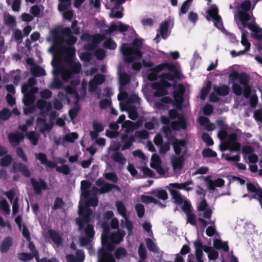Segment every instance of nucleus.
Segmentation results:
<instances>
[{
    "mask_svg": "<svg viewBox=\"0 0 262 262\" xmlns=\"http://www.w3.org/2000/svg\"><path fill=\"white\" fill-rule=\"evenodd\" d=\"M90 186V182L87 181L81 182V196L85 199V204L83 205L81 201L80 202L78 212L80 215L83 216V218L77 219L76 222L79 230L85 227V234L86 236L80 239V243L82 246H86L92 242L95 234L93 227L89 224L90 216L92 214V211L89 207H96L97 205L98 199L96 195L98 193L99 189L94 186L92 189L88 190Z\"/></svg>",
    "mask_w": 262,
    "mask_h": 262,
    "instance_id": "nucleus-1",
    "label": "nucleus"
},
{
    "mask_svg": "<svg viewBox=\"0 0 262 262\" xmlns=\"http://www.w3.org/2000/svg\"><path fill=\"white\" fill-rule=\"evenodd\" d=\"M77 41L76 37L70 35L66 40L69 46L63 47L62 45V39L56 40L52 47L49 49V52L54 56L65 57L67 63L56 71L54 70L55 74H60L63 80L67 81L79 74L81 71V65L78 61H73V56L75 54V50L71 45L74 44Z\"/></svg>",
    "mask_w": 262,
    "mask_h": 262,
    "instance_id": "nucleus-2",
    "label": "nucleus"
},
{
    "mask_svg": "<svg viewBox=\"0 0 262 262\" xmlns=\"http://www.w3.org/2000/svg\"><path fill=\"white\" fill-rule=\"evenodd\" d=\"M168 70L170 73H165L159 76L160 81L152 83L151 87L156 91L154 95L156 96H162L167 94L166 88L170 87L171 84L169 81H173L175 78H178L181 76L180 70L172 63L167 62H163L154 67L148 74L147 78L150 81L157 79L158 74L162 71Z\"/></svg>",
    "mask_w": 262,
    "mask_h": 262,
    "instance_id": "nucleus-3",
    "label": "nucleus"
},
{
    "mask_svg": "<svg viewBox=\"0 0 262 262\" xmlns=\"http://www.w3.org/2000/svg\"><path fill=\"white\" fill-rule=\"evenodd\" d=\"M251 8V3L249 1H245L241 5V10L234 15V18L238 27L244 28L247 27L253 32L252 37L258 40H262V29L254 22V18L247 13Z\"/></svg>",
    "mask_w": 262,
    "mask_h": 262,
    "instance_id": "nucleus-4",
    "label": "nucleus"
},
{
    "mask_svg": "<svg viewBox=\"0 0 262 262\" xmlns=\"http://www.w3.org/2000/svg\"><path fill=\"white\" fill-rule=\"evenodd\" d=\"M36 83V79L33 77L29 79L27 83L21 86V92L24 94L23 101L27 108H24V112L26 115L33 112V108L30 106L34 103L36 97L34 94L38 91V88L34 86Z\"/></svg>",
    "mask_w": 262,
    "mask_h": 262,
    "instance_id": "nucleus-5",
    "label": "nucleus"
},
{
    "mask_svg": "<svg viewBox=\"0 0 262 262\" xmlns=\"http://www.w3.org/2000/svg\"><path fill=\"white\" fill-rule=\"evenodd\" d=\"M142 46V40L135 39L132 46L128 44H123L120 48V51L124 56V60L127 62H132L140 59L142 56L140 51Z\"/></svg>",
    "mask_w": 262,
    "mask_h": 262,
    "instance_id": "nucleus-6",
    "label": "nucleus"
},
{
    "mask_svg": "<svg viewBox=\"0 0 262 262\" xmlns=\"http://www.w3.org/2000/svg\"><path fill=\"white\" fill-rule=\"evenodd\" d=\"M102 247L98 252V262H116L110 252L113 250V246L108 242V231L104 229L101 235Z\"/></svg>",
    "mask_w": 262,
    "mask_h": 262,
    "instance_id": "nucleus-7",
    "label": "nucleus"
},
{
    "mask_svg": "<svg viewBox=\"0 0 262 262\" xmlns=\"http://www.w3.org/2000/svg\"><path fill=\"white\" fill-rule=\"evenodd\" d=\"M217 136L222 141L220 145L222 151L227 149L233 151L239 150L241 145L237 142V136L235 133L228 135L226 131L222 130L218 133Z\"/></svg>",
    "mask_w": 262,
    "mask_h": 262,
    "instance_id": "nucleus-8",
    "label": "nucleus"
},
{
    "mask_svg": "<svg viewBox=\"0 0 262 262\" xmlns=\"http://www.w3.org/2000/svg\"><path fill=\"white\" fill-rule=\"evenodd\" d=\"M192 184H193V182L191 180L182 183H170L168 186L166 187V188L170 192L174 202L178 204H181L184 202L183 198L178 191L176 190L173 188L183 189L185 191H189L192 190L193 188L188 186Z\"/></svg>",
    "mask_w": 262,
    "mask_h": 262,
    "instance_id": "nucleus-9",
    "label": "nucleus"
},
{
    "mask_svg": "<svg viewBox=\"0 0 262 262\" xmlns=\"http://www.w3.org/2000/svg\"><path fill=\"white\" fill-rule=\"evenodd\" d=\"M199 216L198 221L200 223L201 226L204 228L208 225L207 222L203 219V217L209 219L211 217L212 211L208 207V204L206 200H203L198 206L197 208Z\"/></svg>",
    "mask_w": 262,
    "mask_h": 262,
    "instance_id": "nucleus-10",
    "label": "nucleus"
},
{
    "mask_svg": "<svg viewBox=\"0 0 262 262\" xmlns=\"http://www.w3.org/2000/svg\"><path fill=\"white\" fill-rule=\"evenodd\" d=\"M139 104V98L137 95L134 94L130 96L124 104V110L127 111L129 118L133 120H136L138 116L136 111L137 105Z\"/></svg>",
    "mask_w": 262,
    "mask_h": 262,
    "instance_id": "nucleus-11",
    "label": "nucleus"
},
{
    "mask_svg": "<svg viewBox=\"0 0 262 262\" xmlns=\"http://www.w3.org/2000/svg\"><path fill=\"white\" fill-rule=\"evenodd\" d=\"M64 93L65 94L62 92H59L58 94V97L61 101H63L66 99L68 103H70L72 100L75 102L78 101V94L74 86H68L65 89Z\"/></svg>",
    "mask_w": 262,
    "mask_h": 262,
    "instance_id": "nucleus-12",
    "label": "nucleus"
},
{
    "mask_svg": "<svg viewBox=\"0 0 262 262\" xmlns=\"http://www.w3.org/2000/svg\"><path fill=\"white\" fill-rule=\"evenodd\" d=\"M150 166L155 169L161 176L164 177L169 176L168 168L161 166V160L157 154H154L151 158Z\"/></svg>",
    "mask_w": 262,
    "mask_h": 262,
    "instance_id": "nucleus-13",
    "label": "nucleus"
},
{
    "mask_svg": "<svg viewBox=\"0 0 262 262\" xmlns=\"http://www.w3.org/2000/svg\"><path fill=\"white\" fill-rule=\"evenodd\" d=\"M143 120V118H140L136 122H133L130 121H126L124 122L122 124V128H124V130L125 132L126 133V134L122 136V141H126L128 138L127 134L131 132H133L135 129L138 128L140 126H141Z\"/></svg>",
    "mask_w": 262,
    "mask_h": 262,
    "instance_id": "nucleus-14",
    "label": "nucleus"
},
{
    "mask_svg": "<svg viewBox=\"0 0 262 262\" xmlns=\"http://www.w3.org/2000/svg\"><path fill=\"white\" fill-rule=\"evenodd\" d=\"M239 28L242 31L241 43L243 46L245 47V48L244 50L240 51L238 52L234 50L231 51L230 52V54L233 57L244 55L247 52L249 51L251 46L250 43L247 39V32L243 30L241 27H239Z\"/></svg>",
    "mask_w": 262,
    "mask_h": 262,
    "instance_id": "nucleus-15",
    "label": "nucleus"
},
{
    "mask_svg": "<svg viewBox=\"0 0 262 262\" xmlns=\"http://www.w3.org/2000/svg\"><path fill=\"white\" fill-rule=\"evenodd\" d=\"M207 13L209 16L213 20L214 26L224 32L225 30L223 26L221 17L217 14V8L215 6H212L208 10Z\"/></svg>",
    "mask_w": 262,
    "mask_h": 262,
    "instance_id": "nucleus-16",
    "label": "nucleus"
},
{
    "mask_svg": "<svg viewBox=\"0 0 262 262\" xmlns=\"http://www.w3.org/2000/svg\"><path fill=\"white\" fill-rule=\"evenodd\" d=\"M239 83L243 85L244 87V96L245 98H249L251 94V89L248 84L249 82V77L246 74L242 73L239 75L238 77Z\"/></svg>",
    "mask_w": 262,
    "mask_h": 262,
    "instance_id": "nucleus-17",
    "label": "nucleus"
},
{
    "mask_svg": "<svg viewBox=\"0 0 262 262\" xmlns=\"http://www.w3.org/2000/svg\"><path fill=\"white\" fill-rule=\"evenodd\" d=\"M96 184L100 187L99 189L98 193H104L109 192L112 189L119 190V187L117 185L113 184H110L105 182L103 180L99 179L96 182Z\"/></svg>",
    "mask_w": 262,
    "mask_h": 262,
    "instance_id": "nucleus-18",
    "label": "nucleus"
},
{
    "mask_svg": "<svg viewBox=\"0 0 262 262\" xmlns=\"http://www.w3.org/2000/svg\"><path fill=\"white\" fill-rule=\"evenodd\" d=\"M171 163L173 172L179 173L183 168L184 157L183 156L172 155L171 157Z\"/></svg>",
    "mask_w": 262,
    "mask_h": 262,
    "instance_id": "nucleus-19",
    "label": "nucleus"
},
{
    "mask_svg": "<svg viewBox=\"0 0 262 262\" xmlns=\"http://www.w3.org/2000/svg\"><path fill=\"white\" fill-rule=\"evenodd\" d=\"M105 81V77L102 74H97L89 81V91L91 92H94L97 89L98 86L102 84Z\"/></svg>",
    "mask_w": 262,
    "mask_h": 262,
    "instance_id": "nucleus-20",
    "label": "nucleus"
},
{
    "mask_svg": "<svg viewBox=\"0 0 262 262\" xmlns=\"http://www.w3.org/2000/svg\"><path fill=\"white\" fill-rule=\"evenodd\" d=\"M211 176H209L205 178L204 181L207 184L208 188L213 191L215 187H221L224 185L225 181L222 178H218L214 181L211 179Z\"/></svg>",
    "mask_w": 262,
    "mask_h": 262,
    "instance_id": "nucleus-21",
    "label": "nucleus"
},
{
    "mask_svg": "<svg viewBox=\"0 0 262 262\" xmlns=\"http://www.w3.org/2000/svg\"><path fill=\"white\" fill-rule=\"evenodd\" d=\"M247 186L249 191L254 194L252 197L258 200L262 208V189L258 185L251 183L247 184Z\"/></svg>",
    "mask_w": 262,
    "mask_h": 262,
    "instance_id": "nucleus-22",
    "label": "nucleus"
},
{
    "mask_svg": "<svg viewBox=\"0 0 262 262\" xmlns=\"http://www.w3.org/2000/svg\"><path fill=\"white\" fill-rule=\"evenodd\" d=\"M111 159L116 163L119 168L121 169L125 165L127 160L124 155L120 152H114L111 155Z\"/></svg>",
    "mask_w": 262,
    "mask_h": 262,
    "instance_id": "nucleus-23",
    "label": "nucleus"
},
{
    "mask_svg": "<svg viewBox=\"0 0 262 262\" xmlns=\"http://www.w3.org/2000/svg\"><path fill=\"white\" fill-rule=\"evenodd\" d=\"M36 105L40 111V114L42 116L46 115L52 108V104L51 102H47L43 99H39L36 102Z\"/></svg>",
    "mask_w": 262,
    "mask_h": 262,
    "instance_id": "nucleus-24",
    "label": "nucleus"
},
{
    "mask_svg": "<svg viewBox=\"0 0 262 262\" xmlns=\"http://www.w3.org/2000/svg\"><path fill=\"white\" fill-rule=\"evenodd\" d=\"M195 250V256L198 262H204L203 250L207 246H203L200 240H196L194 242Z\"/></svg>",
    "mask_w": 262,
    "mask_h": 262,
    "instance_id": "nucleus-25",
    "label": "nucleus"
},
{
    "mask_svg": "<svg viewBox=\"0 0 262 262\" xmlns=\"http://www.w3.org/2000/svg\"><path fill=\"white\" fill-rule=\"evenodd\" d=\"M129 28L130 27L128 25L119 22L117 24L112 25L108 30L106 31V33L110 34L115 31H118L120 32L123 33L128 30Z\"/></svg>",
    "mask_w": 262,
    "mask_h": 262,
    "instance_id": "nucleus-26",
    "label": "nucleus"
},
{
    "mask_svg": "<svg viewBox=\"0 0 262 262\" xmlns=\"http://www.w3.org/2000/svg\"><path fill=\"white\" fill-rule=\"evenodd\" d=\"M37 124L39 128V130L42 133L49 132L53 127L52 123H47L43 118H38L37 119Z\"/></svg>",
    "mask_w": 262,
    "mask_h": 262,
    "instance_id": "nucleus-27",
    "label": "nucleus"
},
{
    "mask_svg": "<svg viewBox=\"0 0 262 262\" xmlns=\"http://www.w3.org/2000/svg\"><path fill=\"white\" fill-rule=\"evenodd\" d=\"M125 235V233L123 230H118L111 233L110 239L113 243L119 244L123 241Z\"/></svg>",
    "mask_w": 262,
    "mask_h": 262,
    "instance_id": "nucleus-28",
    "label": "nucleus"
},
{
    "mask_svg": "<svg viewBox=\"0 0 262 262\" xmlns=\"http://www.w3.org/2000/svg\"><path fill=\"white\" fill-rule=\"evenodd\" d=\"M172 145L176 154L179 156L185 147L186 142L184 140L174 139Z\"/></svg>",
    "mask_w": 262,
    "mask_h": 262,
    "instance_id": "nucleus-29",
    "label": "nucleus"
},
{
    "mask_svg": "<svg viewBox=\"0 0 262 262\" xmlns=\"http://www.w3.org/2000/svg\"><path fill=\"white\" fill-rule=\"evenodd\" d=\"M31 182L35 192L38 194L40 193L42 189H46V185L42 180L37 181L32 178Z\"/></svg>",
    "mask_w": 262,
    "mask_h": 262,
    "instance_id": "nucleus-30",
    "label": "nucleus"
},
{
    "mask_svg": "<svg viewBox=\"0 0 262 262\" xmlns=\"http://www.w3.org/2000/svg\"><path fill=\"white\" fill-rule=\"evenodd\" d=\"M24 135L23 133H11L9 135L10 142L13 146L18 145L23 140Z\"/></svg>",
    "mask_w": 262,
    "mask_h": 262,
    "instance_id": "nucleus-31",
    "label": "nucleus"
},
{
    "mask_svg": "<svg viewBox=\"0 0 262 262\" xmlns=\"http://www.w3.org/2000/svg\"><path fill=\"white\" fill-rule=\"evenodd\" d=\"M148 193L162 200H166L168 199L167 192L163 189H156L148 192Z\"/></svg>",
    "mask_w": 262,
    "mask_h": 262,
    "instance_id": "nucleus-32",
    "label": "nucleus"
},
{
    "mask_svg": "<svg viewBox=\"0 0 262 262\" xmlns=\"http://www.w3.org/2000/svg\"><path fill=\"white\" fill-rule=\"evenodd\" d=\"M13 169L15 171H19L26 177H29L30 172L26 165L19 163L13 164Z\"/></svg>",
    "mask_w": 262,
    "mask_h": 262,
    "instance_id": "nucleus-33",
    "label": "nucleus"
},
{
    "mask_svg": "<svg viewBox=\"0 0 262 262\" xmlns=\"http://www.w3.org/2000/svg\"><path fill=\"white\" fill-rule=\"evenodd\" d=\"M48 233L50 238L57 247L61 245L62 238L61 235L59 233L53 230H49Z\"/></svg>",
    "mask_w": 262,
    "mask_h": 262,
    "instance_id": "nucleus-34",
    "label": "nucleus"
},
{
    "mask_svg": "<svg viewBox=\"0 0 262 262\" xmlns=\"http://www.w3.org/2000/svg\"><path fill=\"white\" fill-rule=\"evenodd\" d=\"M78 138L77 133L73 132L65 135L61 140V144L64 145L67 142L73 143Z\"/></svg>",
    "mask_w": 262,
    "mask_h": 262,
    "instance_id": "nucleus-35",
    "label": "nucleus"
},
{
    "mask_svg": "<svg viewBox=\"0 0 262 262\" xmlns=\"http://www.w3.org/2000/svg\"><path fill=\"white\" fill-rule=\"evenodd\" d=\"M172 100L168 97H163L160 102L155 103V106L159 109H167L168 104L171 103Z\"/></svg>",
    "mask_w": 262,
    "mask_h": 262,
    "instance_id": "nucleus-36",
    "label": "nucleus"
},
{
    "mask_svg": "<svg viewBox=\"0 0 262 262\" xmlns=\"http://www.w3.org/2000/svg\"><path fill=\"white\" fill-rule=\"evenodd\" d=\"M178 121H173L171 123L172 128L174 130L184 129L186 128V123L183 117H179Z\"/></svg>",
    "mask_w": 262,
    "mask_h": 262,
    "instance_id": "nucleus-37",
    "label": "nucleus"
},
{
    "mask_svg": "<svg viewBox=\"0 0 262 262\" xmlns=\"http://www.w3.org/2000/svg\"><path fill=\"white\" fill-rule=\"evenodd\" d=\"M12 239L8 236L5 238L1 245L0 249L2 252H7L12 245Z\"/></svg>",
    "mask_w": 262,
    "mask_h": 262,
    "instance_id": "nucleus-38",
    "label": "nucleus"
},
{
    "mask_svg": "<svg viewBox=\"0 0 262 262\" xmlns=\"http://www.w3.org/2000/svg\"><path fill=\"white\" fill-rule=\"evenodd\" d=\"M117 211L118 213L121 215L123 219L127 216L126 215V208L124 203L120 201H118L115 203Z\"/></svg>",
    "mask_w": 262,
    "mask_h": 262,
    "instance_id": "nucleus-39",
    "label": "nucleus"
},
{
    "mask_svg": "<svg viewBox=\"0 0 262 262\" xmlns=\"http://www.w3.org/2000/svg\"><path fill=\"white\" fill-rule=\"evenodd\" d=\"M204 251L208 254V256L210 260H215L219 256L217 251L211 247H205Z\"/></svg>",
    "mask_w": 262,
    "mask_h": 262,
    "instance_id": "nucleus-40",
    "label": "nucleus"
},
{
    "mask_svg": "<svg viewBox=\"0 0 262 262\" xmlns=\"http://www.w3.org/2000/svg\"><path fill=\"white\" fill-rule=\"evenodd\" d=\"M213 246L217 249H221L224 251H228L229 250L227 243L223 242L220 239H214Z\"/></svg>",
    "mask_w": 262,
    "mask_h": 262,
    "instance_id": "nucleus-41",
    "label": "nucleus"
},
{
    "mask_svg": "<svg viewBox=\"0 0 262 262\" xmlns=\"http://www.w3.org/2000/svg\"><path fill=\"white\" fill-rule=\"evenodd\" d=\"M213 89L215 93L221 96L227 95L229 92V87L225 85L221 86L215 85L213 87Z\"/></svg>",
    "mask_w": 262,
    "mask_h": 262,
    "instance_id": "nucleus-42",
    "label": "nucleus"
},
{
    "mask_svg": "<svg viewBox=\"0 0 262 262\" xmlns=\"http://www.w3.org/2000/svg\"><path fill=\"white\" fill-rule=\"evenodd\" d=\"M0 210L3 211L5 215H9L10 213L9 205L6 199L0 198Z\"/></svg>",
    "mask_w": 262,
    "mask_h": 262,
    "instance_id": "nucleus-43",
    "label": "nucleus"
},
{
    "mask_svg": "<svg viewBox=\"0 0 262 262\" xmlns=\"http://www.w3.org/2000/svg\"><path fill=\"white\" fill-rule=\"evenodd\" d=\"M26 136L32 145H36L37 144L39 138L38 134L34 132H31L27 133Z\"/></svg>",
    "mask_w": 262,
    "mask_h": 262,
    "instance_id": "nucleus-44",
    "label": "nucleus"
},
{
    "mask_svg": "<svg viewBox=\"0 0 262 262\" xmlns=\"http://www.w3.org/2000/svg\"><path fill=\"white\" fill-rule=\"evenodd\" d=\"M127 255L126 250L122 247H119L115 252V255L117 259H122L125 257Z\"/></svg>",
    "mask_w": 262,
    "mask_h": 262,
    "instance_id": "nucleus-45",
    "label": "nucleus"
},
{
    "mask_svg": "<svg viewBox=\"0 0 262 262\" xmlns=\"http://www.w3.org/2000/svg\"><path fill=\"white\" fill-rule=\"evenodd\" d=\"M32 74L35 76H40L46 75L45 71L41 67L33 66L31 69Z\"/></svg>",
    "mask_w": 262,
    "mask_h": 262,
    "instance_id": "nucleus-46",
    "label": "nucleus"
},
{
    "mask_svg": "<svg viewBox=\"0 0 262 262\" xmlns=\"http://www.w3.org/2000/svg\"><path fill=\"white\" fill-rule=\"evenodd\" d=\"M4 21L6 24L10 27H14L15 25V18L8 13L5 14Z\"/></svg>",
    "mask_w": 262,
    "mask_h": 262,
    "instance_id": "nucleus-47",
    "label": "nucleus"
},
{
    "mask_svg": "<svg viewBox=\"0 0 262 262\" xmlns=\"http://www.w3.org/2000/svg\"><path fill=\"white\" fill-rule=\"evenodd\" d=\"M214 222L215 221H213L207 223L210 224V226L208 227L206 231V233L208 236H212L216 233Z\"/></svg>",
    "mask_w": 262,
    "mask_h": 262,
    "instance_id": "nucleus-48",
    "label": "nucleus"
},
{
    "mask_svg": "<svg viewBox=\"0 0 262 262\" xmlns=\"http://www.w3.org/2000/svg\"><path fill=\"white\" fill-rule=\"evenodd\" d=\"M160 32L161 36L163 38H166L168 34V22L165 21L162 23L160 27Z\"/></svg>",
    "mask_w": 262,
    "mask_h": 262,
    "instance_id": "nucleus-49",
    "label": "nucleus"
},
{
    "mask_svg": "<svg viewBox=\"0 0 262 262\" xmlns=\"http://www.w3.org/2000/svg\"><path fill=\"white\" fill-rule=\"evenodd\" d=\"M59 4L58 5V10L59 11L66 10L71 6V0H59Z\"/></svg>",
    "mask_w": 262,
    "mask_h": 262,
    "instance_id": "nucleus-50",
    "label": "nucleus"
},
{
    "mask_svg": "<svg viewBox=\"0 0 262 262\" xmlns=\"http://www.w3.org/2000/svg\"><path fill=\"white\" fill-rule=\"evenodd\" d=\"M141 201L145 204L154 203L158 204V201L154 197L149 195H142L141 196Z\"/></svg>",
    "mask_w": 262,
    "mask_h": 262,
    "instance_id": "nucleus-51",
    "label": "nucleus"
},
{
    "mask_svg": "<svg viewBox=\"0 0 262 262\" xmlns=\"http://www.w3.org/2000/svg\"><path fill=\"white\" fill-rule=\"evenodd\" d=\"M158 122L157 119L153 117L152 118L150 121L146 122L145 123L144 126L145 127L148 129L151 130L154 129L156 126H158Z\"/></svg>",
    "mask_w": 262,
    "mask_h": 262,
    "instance_id": "nucleus-52",
    "label": "nucleus"
},
{
    "mask_svg": "<svg viewBox=\"0 0 262 262\" xmlns=\"http://www.w3.org/2000/svg\"><path fill=\"white\" fill-rule=\"evenodd\" d=\"M9 5H11L12 9L14 11H19L20 6V0H7Z\"/></svg>",
    "mask_w": 262,
    "mask_h": 262,
    "instance_id": "nucleus-53",
    "label": "nucleus"
},
{
    "mask_svg": "<svg viewBox=\"0 0 262 262\" xmlns=\"http://www.w3.org/2000/svg\"><path fill=\"white\" fill-rule=\"evenodd\" d=\"M146 244L148 249L156 253H159V249L156 245L149 238L146 239Z\"/></svg>",
    "mask_w": 262,
    "mask_h": 262,
    "instance_id": "nucleus-54",
    "label": "nucleus"
},
{
    "mask_svg": "<svg viewBox=\"0 0 262 262\" xmlns=\"http://www.w3.org/2000/svg\"><path fill=\"white\" fill-rule=\"evenodd\" d=\"M12 161V157L10 155H6L0 159V165L2 166H8Z\"/></svg>",
    "mask_w": 262,
    "mask_h": 262,
    "instance_id": "nucleus-55",
    "label": "nucleus"
},
{
    "mask_svg": "<svg viewBox=\"0 0 262 262\" xmlns=\"http://www.w3.org/2000/svg\"><path fill=\"white\" fill-rule=\"evenodd\" d=\"M244 159L246 162L255 164L258 161V157L255 154L244 156Z\"/></svg>",
    "mask_w": 262,
    "mask_h": 262,
    "instance_id": "nucleus-56",
    "label": "nucleus"
},
{
    "mask_svg": "<svg viewBox=\"0 0 262 262\" xmlns=\"http://www.w3.org/2000/svg\"><path fill=\"white\" fill-rule=\"evenodd\" d=\"M232 90L233 93L236 95L240 96L244 94V88L238 83H233L232 85Z\"/></svg>",
    "mask_w": 262,
    "mask_h": 262,
    "instance_id": "nucleus-57",
    "label": "nucleus"
},
{
    "mask_svg": "<svg viewBox=\"0 0 262 262\" xmlns=\"http://www.w3.org/2000/svg\"><path fill=\"white\" fill-rule=\"evenodd\" d=\"M104 176L107 180H109L114 183H117L118 179L116 173L114 172H107L104 173Z\"/></svg>",
    "mask_w": 262,
    "mask_h": 262,
    "instance_id": "nucleus-58",
    "label": "nucleus"
},
{
    "mask_svg": "<svg viewBox=\"0 0 262 262\" xmlns=\"http://www.w3.org/2000/svg\"><path fill=\"white\" fill-rule=\"evenodd\" d=\"M56 170L57 171L62 173L64 175H68L70 173V168L67 165H57Z\"/></svg>",
    "mask_w": 262,
    "mask_h": 262,
    "instance_id": "nucleus-59",
    "label": "nucleus"
},
{
    "mask_svg": "<svg viewBox=\"0 0 262 262\" xmlns=\"http://www.w3.org/2000/svg\"><path fill=\"white\" fill-rule=\"evenodd\" d=\"M121 147L120 143L117 141H113L111 142L110 147L108 148V150H112L115 152L118 151Z\"/></svg>",
    "mask_w": 262,
    "mask_h": 262,
    "instance_id": "nucleus-60",
    "label": "nucleus"
},
{
    "mask_svg": "<svg viewBox=\"0 0 262 262\" xmlns=\"http://www.w3.org/2000/svg\"><path fill=\"white\" fill-rule=\"evenodd\" d=\"M119 80L121 85H125L129 82L130 77L128 74L123 73L120 75Z\"/></svg>",
    "mask_w": 262,
    "mask_h": 262,
    "instance_id": "nucleus-61",
    "label": "nucleus"
},
{
    "mask_svg": "<svg viewBox=\"0 0 262 262\" xmlns=\"http://www.w3.org/2000/svg\"><path fill=\"white\" fill-rule=\"evenodd\" d=\"M138 254L141 260H145L146 258V251L143 244L141 243L138 249Z\"/></svg>",
    "mask_w": 262,
    "mask_h": 262,
    "instance_id": "nucleus-62",
    "label": "nucleus"
},
{
    "mask_svg": "<svg viewBox=\"0 0 262 262\" xmlns=\"http://www.w3.org/2000/svg\"><path fill=\"white\" fill-rule=\"evenodd\" d=\"M135 208L138 217L140 218L142 217L145 212L144 206L141 204H137L135 206Z\"/></svg>",
    "mask_w": 262,
    "mask_h": 262,
    "instance_id": "nucleus-63",
    "label": "nucleus"
},
{
    "mask_svg": "<svg viewBox=\"0 0 262 262\" xmlns=\"http://www.w3.org/2000/svg\"><path fill=\"white\" fill-rule=\"evenodd\" d=\"M33 256L32 254L26 253H20L18 254V258L21 261H28L32 259Z\"/></svg>",
    "mask_w": 262,
    "mask_h": 262,
    "instance_id": "nucleus-64",
    "label": "nucleus"
}]
</instances>
